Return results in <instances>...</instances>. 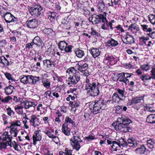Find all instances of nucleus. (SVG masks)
Here are the masks:
<instances>
[{"label":"nucleus","instance_id":"f257e3e1","mask_svg":"<svg viewBox=\"0 0 155 155\" xmlns=\"http://www.w3.org/2000/svg\"><path fill=\"white\" fill-rule=\"evenodd\" d=\"M85 90L90 95L95 97L99 94V83L96 80H92L86 78L85 81Z\"/></svg>","mask_w":155,"mask_h":155},{"label":"nucleus","instance_id":"f03ea898","mask_svg":"<svg viewBox=\"0 0 155 155\" xmlns=\"http://www.w3.org/2000/svg\"><path fill=\"white\" fill-rule=\"evenodd\" d=\"M129 146L133 148L137 147L135 150L136 153L139 154H143L146 151H148L144 144L140 145L137 143V141L133 137L129 138L127 140Z\"/></svg>","mask_w":155,"mask_h":155},{"label":"nucleus","instance_id":"7ed1b4c3","mask_svg":"<svg viewBox=\"0 0 155 155\" xmlns=\"http://www.w3.org/2000/svg\"><path fill=\"white\" fill-rule=\"evenodd\" d=\"M12 137L6 132L0 137V150L6 149L8 146L12 147Z\"/></svg>","mask_w":155,"mask_h":155},{"label":"nucleus","instance_id":"20e7f679","mask_svg":"<svg viewBox=\"0 0 155 155\" xmlns=\"http://www.w3.org/2000/svg\"><path fill=\"white\" fill-rule=\"evenodd\" d=\"M74 122L68 117H65V122L62 125V132L66 136H68L70 135V127H72L73 125L74 126Z\"/></svg>","mask_w":155,"mask_h":155},{"label":"nucleus","instance_id":"39448f33","mask_svg":"<svg viewBox=\"0 0 155 155\" xmlns=\"http://www.w3.org/2000/svg\"><path fill=\"white\" fill-rule=\"evenodd\" d=\"M105 102L102 99L95 101L93 110L94 114L101 112L102 110L105 109L106 107Z\"/></svg>","mask_w":155,"mask_h":155},{"label":"nucleus","instance_id":"423d86ee","mask_svg":"<svg viewBox=\"0 0 155 155\" xmlns=\"http://www.w3.org/2000/svg\"><path fill=\"white\" fill-rule=\"evenodd\" d=\"M43 8L39 5H35L33 7H30L28 11L34 17L40 16L43 13Z\"/></svg>","mask_w":155,"mask_h":155},{"label":"nucleus","instance_id":"0eeeda50","mask_svg":"<svg viewBox=\"0 0 155 155\" xmlns=\"http://www.w3.org/2000/svg\"><path fill=\"white\" fill-rule=\"evenodd\" d=\"M118 118L117 121L115 122H114L112 124V126L114 129L117 131H120L122 132L126 133L128 132H131V128H125L122 124L121 122L118 121Z\"/></svg>","mask_w":155,"mask_h":155},{"label":"nucleus","instance_id":"6e6552de","mask_svg":"<svg viewBox=\"0 0 155 155\" xmlns=\"http://www.w3.org/2000/svg\"><path fill=\"white\" fill-rule=\"evenodd\" d=\"M69 77L68 78L67 84L70 85L77 84L80 80V74L78 72L76 73H69Z\"/></svg>","mask_w":155,"mask_h":155},{"label":"nucleus","instance_id":"1a4fd4ad","mask_svg":"<svg viewBox=\"0 0 155 155\" xmlns=\"http://www.w3.org/2000/svg\"><path fill=\"white\" fill-rule=\"evenodd\" d=\"M70 140L71 143L73 148L78 151L81 147L80 143L82 141L79 136H74Z\"/></svg>","mask_w":155,"mask_h":155},{"label":"nucleus","instance_id":"9d476101","mask_svg":"<svg viewBox=\"0 0 155 155\" xmlns=\"http://www.w3.org/2000/svg\"><path fill=\"white\" fill-rule=\"evenodd\" d=\"M59 48L61 51H64L66 53L72 52V45H68L64 41H60L58 45Z\"/></svg>","mask_w":155,"mask_h":155},{"label":"nucleus","instance_id":"9b49d317","mask_svg":"<svg viewBox=\"0 0 155 155\" xmlns=\"http://www.w3.org/2000/svg\"><path fill=\"white\" fill-rule=\"evenodd\" d=\"M4 18L7 23H10L13 22L14 24H17L18 21L17 18L14 17L9 12H7L4 15Z\"/></svg>","mask_w":155,"mask_h":155},{"label":"nucleus","instance_id":"f8f14e48","mask_svg":"<svg viewBox=\"0 0 155 155\" xmlns=\"http://www.w3.org/2000/svg\"><path fill=\"white\" fill-rule=\"evenodd\" d=\"M92 23L93 24H97L101 22H104V20H106V17L103 15H94L92 17Z\"/></svg>","mask_w":155,"mask_h":155},{"label":"nucleus","instance_id":"ddd939ff","mask_svg":"<svg viewBox=\"0 0 155 155\" xmlns=\"http://www.w3.org/2000/svg\"><path fill=\"white\" fill-rule=\"evenodd\" d=\"M119 121L121 122L124 127L125 128H130L128 126L129 124L132 122L130 119H129L127 117L124 116L121 117H118Z\"/></svg>","mask_w":155,"mask_h":155},{"label":"nucleus","instance_id":"4468645a","mask_svg":"<svg viewBox=\"0 0 155 155\" xmlns=\"http://www.w3.org/2000/svg\"><path fill=\"white\" fill-rule=\"evenodd\" d=\"M77 65L78 66V69L83 73L84 75L87 76H88L87 75V74H86V71L88 68V64L86 63L83 64L78 63Z\"/></svg>","mask_w":155,"mask_h":155},{"label":"nucleus","instance_id":"2eb2a0df","mask_svg":"<svg viewBox=\"0 0 155 155\" xmlns=\"http://www.w3.org/2000/svg\"><path fill=\"white\" fill-rule=\"evenodd\" d=\"M29 121L31 124L34 127L38 126L40 124L39 119L34 115H32Z\"/></svg>","mask_w":155,"mask_h":155},{"label":"nucleus","instance_id":"dca6fc26","mask_svg":"<svg viewBox=\"0 0 155 155\" xmlns=\"http://www.w3.org/2000/svg\"><path fill=\"white\" fill-rule=\"evenodd\" d=\"M40 131H41L40 130L35 131L33 136V144L34 145H36V141H40L41 139V136L39 134V132Z\"/></svg>","mask_w":155,"mask_h":155},{"label":"nucleus","instance_id":"f3484780","mask_svg":"<svg viewBox=\"0 0 155 155\" xmlns=\"http://www.w3.org/2000/svg\"><path fill=\"white\" fill-rule=\"evenodd\" d=\"M28 26L30 28H35L38 26V21L35 19H34L27 21Z\"/></svg>","mask_w":155,"mask_h":155},{"label":"nucleus","instance_id":"a211bd4d","mask_svg":"<svg viewBox=\"0 0 155 155\" xmlns=\"http://www.w3.org/2000/svg\"><path fill=\"white\" fill-rule=\"evenodd\" d=\"M134 39L132 35L126 36L124 40H122L123 42L126 44L130 45L135 43Z\"/></svg>","mask_w":155,"mask_h":155},{"label":"nucleus","instance_id":"6ab92c4d","mask_svg":"<svg viewBox=\"0 0 155 155\" xmlns=\"http://www.w3.org/2000/svg\"><path fill=\"white\" fill-rule=\"evenodd\" d=\"M140 78L143 81V84L146 86H147L148 84H146L147 81L149 82L148 81L150 80L152 78L151 76H150L147 74H145L141 75Z\"/></svg>","mask_w":155,"mask_h":155},{"label":"nucleus","instance_id":"aec40b11","mask_svg":"<svg viewBox=\"0 0 155 155\" xmlns=\"http://www.w3.org/2000/svg\"><path fill=\"white\" fill-rule=\"evenodd\" d=\"M104 24L101 26V28L103 30H109V27L110 26V28L112 30L113 28L112 26V24L111 22H109L108 23L107 20L106 18V20H104Z\"/></svg>","mask_w":155,"mask_h":155},{"label":"nucleus","instance_id":"412c9836","mask_svg":"<svg viewBox=\"0 0 155 155\" xmlns=\"http://www.w3.org/2000/svg\"><path fill=\"white\" fill-rule=\"evenodd\" d=\"M89 51L92 54V56L94 58H96L98 56L100 53V51H99L98 49L94 48L90 49Z\"/></svg>","mask_w":155,"mask_h":155},{"label":"nucleus","instance_id":"4be33fe9","mask_svg":"<svg viewBox=\"0 0 155 155\" xmlns=\"http://www.w3.org/2000/svg\"><path fill=\"white\" fill-rule=\"evenodd\" d=\"M43 62L44 66L47 68H50L54 66V62L51 60H44Z\"/></svg>","mask_w":155,"mask_h":155},{"label":"nucleus","instance_id":"5701e85b","mask_svg":"<svg viewBox=\"0 0 155 155\" xmlns=\"http://www.w3.org/2000/svg\"><path fill=\"white\" fill-rule=\"evenodd\" d=\"M128 30L133 33H136L140 30L139 27L135 23L132 24L130 25L129 27Z\"/></svg>","mask_w":155,"mask_h":155},{"label":"nucleus","instance_id":"b1692460","mask_svg":"<svg viewBox=\"0 0 155 155\" xmlns=\"http://www.w3.org/2000/svg\"><path fill=\"white\" fill-rule=\"evenodd\" d=\"M146 121L150 124L155 123V114H150L147 117Z\"/></svg>","mask_w":155,"mask_h":155},{"label":"nucleus","instance_id":"393cba45","mask_svg":"<svg viewBox=\"0 0 155 155\" xmlns=\"http://www.w3.org/2000/svg\"><path fill=\"white\" fill-rule=\"evenodd\" d=\"M48 18L51 21H54L55 19V17L57 15V13L54 12L48 11L47 12Z\"/></svg>","mask_w":155,"mask_h":155},{"label":"nucleus","instance_id":"a878e982","mask_svg":"<svg viewBox=\"0 0 155 155\" xmlns=\"http://www.w3.org/2000/svg\"><path fill=\"white\" fill-rule=\"evenodd\" d=\"M147 147L150 149H152L155 146V144L153 139H150L147 141Z\"/></svg>","mask_w":155,"mask_h":155},{"label":"nucleus","instance_id":"bb28decb","mask_svg":"<svg viewBox=\"0 0 155 155\" xmlns=\"http://www.w3.org/2000/svg\"><path fill=\"white\" fill-rule=\"evenodd\" d=\"M143 98L142 97H136L133 98L131 100V104H136L141 102L143 101Z\"/></svg>","mask_w":155,"mask_h":155},{"label":"nucleus","instance_id":"cd10ccee","mask_svg":"<svg viewBox=\"0 0 155 155\" xmlns=\"http://www.w3.org/2000/svg\"><path fill=\"white\" fill-rule=\"evenodd\" d=\"M32 41L33 43L37 46H40L41 44L42 40L38 36L35 37Z\"/></svg>","mask_w":155,"mask_h":155},{"label":"nucleus","instance_id":"c85d7f7f","mask_svg":"<svg viewBox=\"0 0 155 155\" xmlns=\"http://www.w3.org/2000/svg\"><path fill=\"white\" fill-rule=\"evenodd\" d=\"M69 103L72 108L74 107L75 108V110L78 109V107H79L80 104V102L78 100H76L74 101H70Z\"/></svg>","mask_w":155,"mask_h":155},{"label":"nucleus","instance_id":"c756f323","mask_svg":"<svg viewBox=\"0 0 155 155\" xmlns=\"http://www.w3.org/2000/svg\"><path fill=\"white\" fill-rule=\"evenodd\" d=\"M140 68L143 71H147L150 70L151 68H152V66L149 63H147L140 66Z\"/></svg>","mask_w":155,"mask_h":155},{"label":"nucleus","instance_id":"7c9ffc66","mask_svg":"<svg viewBox=\"0 0 155 155\" xmlns=\"http://www.w3.org/2000/svg\"><path fill=\"white\" fill-rule=\"evenodd\" d=\"M74 51L76 56L79 58H81L84 55V51L78 48Z\"/></svg>","mask_w":155,"mask_h":155},{"label":"nucleus","instance_id":"2f4dec72","mask_svg":"<svg viewBox=\"0 0 155 155\" xmlns=\"http://www.w3.org/2000/svg\"><path fill=\"white\" fill-rule=\"evenodd\" d=\"M107 43L112 47H115L119 44L117 41L112 38H110V40L108 41Z\"/></svg>","mask_w":155,"mask_h":155},{"label":"nucleus","instance_id":"473e14b6","mask_svg":"<svg viewBox=\"0 0 155 155\" xmlns=\"http://www.w3.org/2000/svg\"><path fill=\"white\" fill-rule=\"evenodd\" d=\"M140 26L142 27V29L144 31L146 32L147 33L152 31V29L150 28H149L148 26L146 25H141Z\"/></svg>","mask_w":155,"mask_h":155},{"label":"nucleus","instance_id":"72a5a7b5","mask_svg":"<svg viewBox=\"0 0 155 155\" xmlns=\"http://www.w3.org/2000/svg\"><path fill=\"white\" fill-rule=\"evenodd\" d=\"M14 88L11 85L6 87L5 88V92L8 95L10 94L12 92Z\"/></svg>","mask_w":155,"mask_h":155},{"label":"nucleus","instance_id":"f704fd0d","mask_svg":"<svg viewBox=\"0 0 155 155\" xmlns=\"http://www.w3.org/2000/svg\"><path fill=\"white\" fill-rule=\"evenodd\" d=\"M40 77L33 76L31 75V84H35L36 83L39 81Z\"/></svg>","mask_w":155,"mask_h":155},{"label":"nucleus","instance_id":"c9c22d12","mask_svg":"<svg viewBox=\"0 0 155 155\" xmlns=\"http://www.w3.org/2000/svg\"><path fill=\"white\" fill-rule=\"evenodd\" d=\"M44 86L47 88H49L50 86V82L49 80L47 79H44L42 81Z\"/></svg>","mask_w":155,"mask_h":155},{"label":"nucleus","instance_id":"e433bc0d","mask_svg":"<svg viewBox=\"0 0 155 155\" xmlns=\"http://www.w3.org/2000/svg\"><path fill=\"white\" fill-rule=\"evenodd\" d=\"M98 6L99 10L101 11H103L105 7L104 3L103 1L100 2L98 3Z\"/></svg>","mask_w":155,"mask_h":155},{"label":"nucleus","instance_id":"4c0bfd02","mask_svg":"<svg viewBox=\"0 0 155 155\" xmlns=\"http://www.w3.org/2000/svg\"><path fill=\"white\" fill-rule=\"evenodd\" d=\"M62 23L64 24V28L66 29L69 30L71 28V23L69 21H65V20L63 21Z\"/></svg>","mask_w":155,"mask_h":155},{"label":"nucleus","instance_id":"58836bf2","mask_svg":"<svg viewBox=\"0 0 155 155\" xmlns=\"http://www.w3.org/2000/svg\"><path fill=\"white\" fill-rule=\"evenodd\" d=\"M22 108V107L18 105L15 107V109L17 113L19 114H21L23 113Z\"/></svg>","mask_w":155,"mask_h":155},{"label":"nucleus","instance_id":"ea45409f","mask_svg":"<svg viewBox=\"0 0 155 155\" xmlns=\"http://www.w3.org/2000/svg\"><path fill=\"white\" fill-rule=\"evenodd\" d=\"M35 104L34 102L27 101L25 109H28L30 107H34L35 106Z\"/></svg>","mask_w":155,"mask_h":155},{"label":"nucleus","instance_id":"a19ab883","mask_svg":"<svg viewBox=\"0 0 155 155\" xmlns=\"http://www.w3.org/2000/svg\"><path fill=\"white\" fill-rule=\"evenodd\" d=\"M117 91L120 95V96L122 98H124V99H125V97L124 95V90L120 88H118L117 89Z\"/></svg>","mask_w":155,"mask_h":155},{"label":"nucleus","instance_id":"79ce46f5","mask_svg":"<svg viewBox=\"0 0 155 155\" xmlns=\"http://www.w3.org/2000/svg\"><path fill=\"white\" fill-rule=\"evenodd\" d=\"M149 21L150 23L153 25H155V16L153 15H151L148 17Z\"/></svg>","mask_w":155,"mask_h":155},{"label":"nucleus","instance_id":"37998d69","mask_svg":"<svg viewBox=\"0 0 155 155\" xmlns=\"http://www.w3.org/2000/svg\"><path fill=\"white\" fill-rule=\"evenodd\" d=\"M119 144H121L123 147H127L128 145V142L125 141L124 139L123 138L121 139L119 141Z\"/></svg>","mask_w":155,"mask_h":155},{"label":"nucleus","instance_id":"c03bdc74","mask_svg":"<svg viewBox=\"0 0 155 155\" xmlns=\"http://www.w3.org/2000/svg\"><path fill=\"white\" fill-rule=\"evenodd\" d=\"M44 132L50 138H56V136L54 135L50 131H44Z\"/></svg>","mask_w":155,"mask_h":155},{"label":"nucleus","instance_id":"a18cd8bd","mask_svg":"<svg viewBox=\"0 0 155 155\" xmlns=\"http://www.w3.org/2000/svg\"><path fill=\"white\" fill-rule=\"evenodd\" d=\"M21 123L19 120H17L15 121H13L11 124V127L13 126H20L21 125Z\"/></svg>","mask_w":155,"mask_h":155},{"label":"nucleus","instance_id":"49530a36","mask_svg":"<svg viewBox=\"0 0 155 155\" xmlns=\"http://www.w3.org/2000/svg\"><path fill=\"white\" fill-rule=\"evenodd\" d=\"M4 75L6 78L8 80H11L12 81H15V80L13 78V77H12V75L10 73L8 72H5L4 73Z\"/></svg>","mask_w":155,"mask_h":155},{"label":"nucleus","instance_id":"de8ad7c7","mask_svg":"<svg viewBox=\"0 0 155 155\" xmlns=\"http://www.w3.org/2000/svg\"><path fill=\"white\" fill-rule=\"evenodd\" d=\"M117 146H120V144H119V142H118L115 141H113L112 145L111 146L112 148L116 149V150H117Z\"/></svg>","mask_w":155,"mask_h":155},{"label":"nucleus","instance_id":"09e8293b","mask_svg":"<svg viewBox=\"0 0 155 155\" xmlns=\"http://www.w3.org/2000/svg\"><path fill=\"white\" fill-rule=\"evenodd\" d=\"M121 98V97H119V96L118 95V94L115 93H114L112 97V99L113 100H114L116 98L119 99V101H121L122 100H124V98Z\"/></svg>","mask_w":155,"mask_h":155},{"label":"nucleus","instance_id":"8fccbe9b","mask_svg":"<svg viewBox=\"0 0 155 155\" xmlns=\"http://www.w3.org/2000/svg\"><path fill=\"white\" fill-rule=\"evenodd\" d=\"M6 110L7 111V113L8 115L10 116L14 115L15 114L14 112L11 110L10 107H9L6 109Z\"/></svg>","mask_w":155,"mask_h":155},{"label":"nucleus","instance_id":"3c124183","mask_svg":"<svg viewBox=\"0 0 155 155\" xmlns=\"http://www.w3.org/2000/svg\"><path fill=\"white\" fill-rule=\"evenodd\" d=\"M53 31V30L51 28H45L43 30V32L44 33L48 35L52 33Z\"/></svg>","mask_w":155,"mask_h":155},{"label":"nucleus","instance_id":"603ef678","mask_svg":"<svg viewBox=\"0 0 155 155\" xmlns=\"http://www.w3.org/2000/svg\"><path fill=\"white\" fill-rule=\"evenodd\" d=\"M12 99V98L10 96H8L5 97L4 99H2V102L3 103H7L8 102L9 100Z\"/></svg>","mask_w":155,"mask_h":155},{"label":"nucleus","instance_id":"864d4df0","mask_svg":"<svg viewBox=\"0 0 155 155\" xmlns=\"http://www.w3.org/2000/svg\"><path fill=\"white\" fill-rule=\"evenodd\" d=\"M91 35H93L94 37L98 36V32H97L95 30H94L93 28H91Z\"/></svg>","mask_w":155,"mask_h":155},{"label":"nucleus","instance_id":"5fc2aeb1","mask_svg":"<svg viewBox=\"0 0 155 155\" xmlns=\"http://www.w3.org/2000/svg\"><path fill=\"white\" fill-rule=\"evenodd\" d=\"M5 60L7 61V59L4 56H2L0 57V63L3 64L4 66L5 65V63H6V61H4Z\"/></svg>","mask_w":155,"mask_h":155},{"label":"nucleus","instance_id":"6e6d98bb","mask_svg":"<svg viewBox=\"0 0 155 155\" xmlns=\"http://www.w3.org/2000/svg\"><path fill=\"white\" fill-rule=\"evenodd\" d=\"M26 75H24L23 77L21 78L20 81L22 83L24 84H27Z\"/></svg>","mask_w":155,"mask_h":155},{"label":"nucleus","instance_id":"4d7b16f0","mask_svg":"<svg viewBox=\"0 0 155 155\" xmlns=\"http://www.w3.org/2000/svg\"><path fill=\"white\" fill-rule=\"evenodd\" d=\"M95 137L92 135H90L86 137L85 139L87 141H90L91 140H93L95 139Z\"/></svg>","mask_w":155,"mask_h":155},{"label":"nucleus","instance_id":"13d9d810","mask_svg":"<svg viewBox=\"0 0 155 155\" xmlns=\"http://www.w3.org/2000/svg\"><path fill=\"white\" fill-rule=\"evenodd\" d=\"M27 84H31V75H26Z\"/></svg>","mask_w":155,"mask_h":155},{"label":"nucleus","instance_id":"bf43d9fd","mask_svg":"<svg viewBox=\"0 0 155 155\" xmlns=\"http://www.w3.org/2000/svg\"><path fill=\"white\" fill-rule=\"evenodd\" d=\"M6 45V41L3 40L0 41V47H5Z\"/></svg>","mask_w":155,"mask_h":155},{"label":"nucleus","instance_id":"052dcab7","mask_svg":"<svg viewBox=\"0 0 155 155\" xmlns=\"http://www.w3.org/2000/svg\"><path fill=\"white\" fill-rule=\"evenodd\" d=\"M67 72H68V74H69L70 73H76V72H78V71H76V70H75L74 67H71L70 69L68 70L67 71Z\"/></svg>","mask_w":155,"mask_h":155},{"label":"nucleus","instance_id":"680f3d73","mask_svg":"<svg viewBox=\"0 0 155 155\" xmlns=\"http://www.w3.org/2000/svg\"><path fill=\"white\" fill-rule=\"evenodd\" d=\"M51 50V49L50 48H49L48 49V50H47V52H49L48 53H49V55H50L51 56H53L54 55V50H52V51H50Z\"/></svg>","mask_w":155,"mask_h":155},{"label":"nucleus","instance_id":"e2e57ef3","mask_svg":"<svg viewBox=\"0 0 155 155\" xmlns=\"http://www.w3.org/2000/svg\"><path fill=\"white\" fill-rule=\"evenodd\" d=\"M124 73H120L117 74V77L118 78L117 80H121L124 78Z\"/></svg>","mask_w":155,"mask_h":155},{"label":"nucleus","instance_id":"0e129e2a","mask_svg":"<svg viewBox=\"0 0 155 155\" xmlns=\"http://www.w3.org/2000/svg\"><path fill=\"white\" fill-rule=\"evenodd\" d=\"M10 134L14 137H16L17 134V130H10Z\"/></svg>","mask_w":155,"mask_h":155},{"label":"nucleus","instance_id":"69168bd1","mask_svg":"<svg viewBox=\"0 0 155 155\" xmlns=\"http://www.w3.org/2000/svg\"><path fill=\"white\" fill-rule=\"evenodd\" d=\"M152 68V69L151 72L152 76H151V78L152 79H155V68Z\"/></svg>","mask_w":155,"mask_h":155},{"label":"nucleus","instance_id":"338daca9","mask_svg":"<svg viewBox=\"0 0 155 155\" xmlns=\"http://www.w3.org/2000/svg\"><path fill=\"white\" fill-rule=\"evenodd\" d=\"M147 34L148 35L150 36L152 38H155V31L152 32L151 33L149 32L147 33Z\"/></svg>","mask_w":155,"mask_h":155},{"label":"nucleus","instance_id":"774afa93","mask_svg":"<svg viewBox=\"0 0 155 155\" xmlns=\"http://www.w3.org/2000/svg\"><path fill=\"white\" fill-rule=\"evenodd\" d=\"M34 44L33 41L31 43H28L26 45V48L29 49L30 48H33L32 45Z\"/></svg>","mask_w":155,"mask_h":155}]
</instances>
